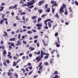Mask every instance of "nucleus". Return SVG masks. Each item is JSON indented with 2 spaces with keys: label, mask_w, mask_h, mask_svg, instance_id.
<instances>
[{
  "label": "nucleus",
  "mask_w": 78,
  "mask_h": 78,
  "mask_svg": "<svg viewBox=\"0 0 78 78\" xmlns=\"http://www.w3.org/2000/svg\"><path fill=\"white\" fill-rule=\"evenodd\" d=\"M20 14L21 15H24V14H26V12H21L20 13Z\"/></svg>",
  "instance_id": "6ab92c4d"
},
{
  "label": "nucleus",
  "mask_w": 78,
  "mask_h": 78,
  "mask_svg": "<svg viewBox=\"0 0 78 78\" xmlns=\"http://www.w3.org/2000/svg\"><path fill=\"white\" fill-rule=\"evenodd\" d=\"M36 16H32V20H33L34 19H36Z\"/></svg>",
  "instance_id": "412c9836"
},
{
  "label": "nucleus",
  "mask_w": 78,
  "mask_h": 78,
  "mask_svg": "<svg viewBox=\"0 0 78 78\" xmlns=\"http://www.w3.org/2000/svg\"><path fill=\"white\" fill-rule=\"evenodd\" d=\"M17 62H13L12 66L14 67L15 66H16V65H17Z\"/></svg>",
  "instance_id": "1a4fd4ad"
},
{
  "label": "nucleus",
  "mask_w": 78,
  "mask_h": 78,
  "mask_svg": "<svg viewBox=\"0 0 78 78\" xmlns=\"http://www.w3.org/2000/svg\"><path fill=\"white\" fill-rule=\"evenodd\" d=\"M3 65H4V66H6L7 65H6V64L5 63H3Z\"/></svg>",
  "instance_id": "69168bd1"
},
{
  "label": "nucleus",
  "mask_w": 78,
  "mask_h": 78,
  "mask_svg": "<svg viewBox=\"0 0 78 78\" xmlns=\"http://www.w3.org/2000/svg\"><path fill=\"white\" fill-rule=\"evenodd\" d=\"M58 6V4H57V3H56V2H54V4H53L52 5V6Z\"/></svg>",
  "instance_id": "20e7f679"
},
{
  "label": "nucleus",
  "mask_w": 78,
  "mask_h": 78,
  "mask_svg": "<svg viewBox=\"0 0 78 78\" xmlns=\"http://www.w3.org/2000/svg\"><path fill=\"white\" fill-rule=\"evenodd\" d=\"M36 22H37V21L36 20H34L33 22L34 23H36Z\"/></svg>",
  "instance_id": "bf43d9fd"
},
{
  "label": "nucleus",
  "mask_w": 78,
  "mask_h": 78,
  "mask_svg": "<svg viewBox=\"0 0 78 78\" xmlns=\"http://www.w3.org/2000/svg\"><path fill=\"white\" fill-rule=\"evenodd\" d=\"M12 8H13L12 6H11L10 7H9V10H11V9H12Z\"/></svg>",
  "instance_id": "5701e85b"
},
{
  "label": "nucleus",
  "mask_w": 78,
  "mask_h": 78,
  "mask_svg": "<svg viewBox=\"0 0 78 78\" xmlns=\"http://www.w3.org/2000/svg\"><path fill=\"white\" fill-rule=\"evenodd\" d=\"M51 20V19H48L46 20H45V22H49V21H50Z\"/></svg>",
  "instance_id": "4468645a"
},
{
  "label": "nucleus",
  "mask_w": 78,
  "mask_h": 78,
  "mask_svg": "<svg viewBox=\"0 0 78 78\" xmlns=\"http://www.w3.org/2000/svg\"><path fill=\"white\" fill-rule=\"evenodd\" d=\"M56 27H57V24H55V25H53L52 29H54Z\"/></svg>",
  "instance_id": "f8f14e48"
},
{
  "label": "nucleus",
  "mask_w": 78,
  "mask_h": 78,
  "mask_svg": "<svg viewBox=\"0 0 78 78\" xmlns=\"http://www.w3.org/2000/svg\"><path fill=\"white\" fill-rule=\"evenodd\" d=\"M55 51H56V50L55 49L53 50L52 51H51V54L52 55V54L53 53H54V52H55Z\"/></svg>",
  "instance_id": "aec40b11"
},
{
  "label": "nucleus",
  "mask_w": 78,
  "mask_h": 78,
  "mask_svg": "<svg viewBox=\"0 0 78 78\" xmlns=\"http://www.w3.org/2000/svg\"><path fill=\"white\" fill-rule=\"evenodd\" d=\"M48 26L49 28H51V25L50 23V22H48Z\"/></svg>",
  "instance_id": "9d476101"
},
{
  "label": "nucleus",
  "mask_w": 78,
  "mask_h": 78,
  "mask_svg": "<svg viewBox=\"0 0 78 78\" xmlns=\"http://www.w3.org/2000/svg\"><path fill=\"white\" fill-rule=\"evenodd\" d=\"M55 76L56 78H59V76L58 75H55Z\"/></svg>",
  "instance_id": "e2e57ef3"
},
{
  "label": "nucleus",
  "mask_w": 78,
  "mask_h": 78,
  "mask_svg": "<svg viewBox=\"0 0 78 78\" xmlns=\"http://www.w3.org/2000/svg\"><path fill=\"white\" fill-rule=\"evenodd\" d=\"M32 31H33V32H34V33H36V32L37 31L36 30H34V29H32Z\"/></svg>",
  "instance_id": "cd10ccee"
},
{
  "label": "nucleus",
  "mask_w": 78,
  "mask_h": 78,
  "mask_svg": "<svg viewBox=\"0 0 78 78\" xmlns=\"http://www.w3.org/2000/svg\"><path fill=\"white\" fill-rule=\"evenodd\" d=\"M12 16H14V12H12L11 13Z\"/></svg>",
  "instance_id": "680f3d73"
},
{
  "label": "nucleus",
  "mask_w": 78,
  "mask_h": 78,
  "mask_svg": "<svg viewBox=\"0 0 78 78\" xmlns=\"http://www.w3.org/2000/svg\"><path fill=\"white\" fill-rule=\"evenodd\" d=\"M38 37V36L36 35L34 36V39H36V38H37Z\"/></svg>",
  "instance_id": "a18cd8bd"
},
{
  "label": "nucleus",
  "mask_w": 78,
  "mask_h": 78,
  "mask_svg": "<svg viewBox=\"0 0 78 78\" xmlns=\"http://www.w3.org/2000/svg\"><path fill=\"white\" fill-rule=\"evenodd\" d=\"M45 14H43V15H42L41 16V17H45Z\"/></svg>",
  "instance_id": "0e129e2a"
},
{
  "label": "nucleus",
  "mask_w": 78,
  "mask_h": 78,
  "mask_svg": "<svg viewBox=\"0 0 78 78\" xmlns=\"http://www.w3.org/2000/svg\"><path fill=\"white\" fill-rule=\"evenodd\" d=\"M45 1L44 0L41 1H40L38 3V5L39 6H41V5H42L43 3H44Z\"/></svg>",
  "instance_id": "7ed1b4c3"
},
{
  "label": "nucleus",
  "mask_w": 78,
  "mask_h": 78,
  "mask_svg": "<svg viewBox=\"0 0 78 78\" xmlns=\"http://www.w3.org/2000/svg\"><path fill=\"white\" fill-rule=\"evenodd\" d=\"M4 16H5V14H2V18H4Z\"/></svg>",
  "instance_id": "58836bf2"
},
{
  "label": "nucleus",
  "mask_w": 78,
  "mask_h": 78,
  "mask_svg": "<svg viewBox=\"0 0 78 78\" xmlns=\"http://www.w3.org/2000/svg\"><path fill=\"white\" fill-rule=\"evenodd\" d=\"M23 55V53H21L19 54V56H22V55Z\"/></svg>",
  "instance_id": "774afa93"
},
{
  "label": "nucleus",
  "mask_w": 78,
  "mask_h": 78,
  "mask_svg": "<svg viewBox=\"0 0 78 78\" xmlns=\"http://www.w3.org/2000/svg\"><path fill=\"white\" fill-rule=\"evenodd\" d=\"M42 62H40L39 63V65L38 66V67H41V65H42Z\"/></svg>",
  "instance_id": "e433bc0d"
},
{
  "label": "nucleus",
  "mask_w": 78,
  "mask_h": 78,
  "mask_svg": "<svg viewBox=\"0 0 78 78\" xmlns=\"http://www.w3.org/2000/svg\"><path fill=\"white\" fill-rule=\"evenodd\" d=\"M58 35V32H56L55 34V37H57V36Z\"/></svg>",
  "instance_id": "b1692460"
},
{
  "label": "nucleus",
  "mask_w": 78,
  "mask_h": 78,
  "mask_svg": "<svg viewBox=\"0 0 78 78\" xmlns=\"http://www.w3.org/2000/svg\"><path fill=\"white\" fill-rule=\"evenodd\" d=\"M16 7H17V5H15L13 7H12V9H14V8H16Z\"/></svg>",
  "instance_id": "dca6fc26"
},
{
  "label": "nucleus",
  "mask_w": 78,
  "mask_h": 78,
  "mask_svg": "<svg viewBox=\"0 0 78 78\" xmlns=\"http://www.w3.org/2000/svg\"><path fill=\"white\" fill-rule=\"evenodd\" d=\"M41 29V27H39L37 28V30H40Z\"/></svg>",
  "instance_id": "3c124183"
},
{
  "label": "nucleus",
  "mask_w": 78,
  "mask_h": 78,
  "mask_svg": "<svg viewBox=\"0 0 78 78\" xmlns=\"http://www.w3.org/2000/svg\"><path fill=\"white\" fill-rule=\"evenodd\" d=\"M6 36H8V35H7V34L6 32L5 31L4 32Z\"/></svg>",
  "instance_id": "052dcab7"
},
{
  "label": "nucleus",
  "mask_w": 78,
  "mask_h": 78,
  "mask_svg": "<svg viewBox=\"0 0 78 78\" xmlns=\"http://www.w3.org/2000/svg\"><path fill=\"white\" fill-rule=\"evenodd\" d=\"M54 2H54V1H51V4H53V3H54Z\"/></svg>",
  "instance_id": "338daca9"
},
{
  "label": "nucleus",
  "mask_w": 78,
  "mask_h": 78,
  "mask_svg": "<svg viewBox=\"0 0 78 78\" xmlns=\"http://www.w3.org/2000/svg\"><path fill=\"white\" fill-rule=\"evenodd\" d=\"M1 5L2 6H4V5H5V3H2V4H1Z\"/></svg>",
  "instance_id": "4c0bfd02"
},
{
  "label": "nucleus",
  "mask_w": 78,
  "mask_h": 78,
  "mask_svg": "<svg viewBox=\"0 0 78 78\" xmlns=\"http://www.w3.org/2000/svg\"><path fill=\"white\" fill-rule=\"evenodd\" d=\"M75 3L76 5H77V6H78V2H77V1H75Z\"/></svg>",
  "instance_id": "72a5a7b5"
},
{
  "label": "nucleus",
  "mask_w": 78,
  "mask_h": 78,
  "mask_svg": "<svg viewBox=\"0 0 78 78\" xmlns=\"http://www.w3.org/2000/svg\"><path fill=\"white\" fill-rule=\"evenodd\" d=\"M36 1L35 0H32L30 2H28L27 3V5H33L34 3H35L36 2Z\"/></svg>",
  "instance_id": "f257e3e1"
},
{
  "label": "nucleus",
  "mask_w": 78,
  "mask_h": 78,
  "mask_svg": "<svg viewBox=\"0 0 78 78\" xmlns=\"http://www.w3.org/2000/svg\"><path fill=\"white\" fill-rule=\"evenodd\" d=\"M13 25L14 27H16V23H14L13 24Z\"/></svg>",
  "instance_id": "4d7b16f0"
},
{
  "label": "nucleus",
  "mask_w": 78,
  "mask_h": 78,
  "mask_svg": "<svg viewBox=\"0 0 78 78\" xmlns=\"http://www.w3.org/2000/svg\"><path fill=\"white\" fill-rule=\"evenodd\" d=\"M44 28L45 29H46L47 30H48V27L45 26V27H44Z\"/></svg>",
  "instance_id": "ea45409f"
},
{
  "label": "nucleus",
  "mask_w": 78,
  "mask_h": 78,
  "mask_svg": "<svg viewBox=\"0 0 78 78\" xmlns=\"http://www.w3.org/2000/svg\"><path fill=\"white\" fill-rule=\"evenodd\" d=\"M15 75L16 76V77L17 78H18V75H17V74L16 73H15Z\"/></svg>",
  "instance_id": "2f4dec72"
},
{
  "label": "nucleus",
  "mask_w": 78,
  "mask_h": 78,
  "mask_svg": "<svg viewBox=\"0 0 78 78\" xmlns=\"http://www.w3.org/2000/svg\"><path fill=\"white\" fill-rule=\"evenodd\" d=\"M37 47H39V43L38 42L37 44Z\"/></svg>",
  "instance_id": "864d4df0"
},
{
  "label": "nucleus",
  "mask_w": 78,
  "mask_h": 78,
  "mask_svg": "<svg viewBox=\"0 0 78 78\" xmlns=\"http://www.w3.org/2000/svg\"><path fill=\"white\" fill-rule=\"evenodd\" d=\"M2 54L3 55H6V50H4L3 52H2Z\"/></svg>",
  "instance_id": "ddd939ff"
},
{
  "label": "nucleus",
  "mask_w": 78,
  "mask_h": 78,
  "mask_svg": "<svg viewBox=\"0 0 78 78\" xmlns=\"http://www.w3.org/2000/svg\"><path fill=\"white\" fill-rule=\"evenodd\" d=\"M55 9H52V13H54V12H55Z\"/></svg>",
  "instance_id": "a19ab883"
},
{
  "label": "nucleus",
  "mask_w": 78,
  "mask_h": 78,
  "mask_svg": "<svg viewBox=\"0 0 78 78\" xmlns=\"http://www.w3.org/2000/svg\"><path fill=\"white\" fill-rule=\"evenodd\" d=\"M37 9H38V8L37 7H35L34 9V10L35 11H36V10H37Z\"/></svg>",
  "instance_id": "13d9d810"
},
{
  "label": "nucleus",
  "mask_w": 78,
  "mask_h": 78,
  "mask_svg": "<svg viewBox=\"0 0 78 78\" xmlns=\"http://www.w3.org/2000/svg\"><path fill=\"white\" fill-rule=\"evenodd\" d=\"M44 64L45 66H48V62H45Z\"/></svg>",
  "instance_id": "a878e982"
},
{
  "label": "nucleus",
  "mask_w": 78,
  "mask_h": 78,
  "mask_svg": "<svg viewBox=\"0 0 78 78\" xmlns=\"http://www.w3.org/2000/svg\"><path fill=\"white\" fill-rule=\"evenodd\" d=\"M42 11H43L42 9H39L38 10V12L40 14H41V12H42Z\"/></svg>",
  "instance_id": "9b49d317"
},
{
  "label": "nucleus",
  "mask_w": 78,
  "mask_h": 78,
  "mask_svg": "<svg viewBox=\"0 0 78 78\" xmlns=\"http://www.w3.org/2000/svg\"><path fill=\"white\" fill-rule=\"evenodd\" d=\"M15 39V38H11L9 39V41H14V40Z\"/></svg>",
  "instance_id": "393cba45"
},
{
  "label": "nucleus",
  "mask_w": 78,
  "mask_h": 78,
  "mask_svg": "<svg viewBox=\"0 0 78 78\" xmlns=\"http://www.w3.org/2000/svg\"><path fill=\"white\" fill-rule=\"evenodd\" d=\"M59 37H57V40L58 41L59 44H60V41H59Z\"/></svg>",
  "instance_id": "c03bdc74"
},
{
  "label": "nucleus",
  "mask_w": 78,
  "mask_h": 78,
  "mask_svg": "<svg viewBox=\"0 0 78 78\" xmlns=\"http://www.w3.org/2000/svg\"><path fill=\"white\" fill-rule=\"evenodd\" d=\"M55 44L57 47H60V44H59L57 42H55Z\"/></svg>",
  "instance_id": "6e6552de"
},
{
  "label": "nucleus",
  "mask_w": 78,
  "mask_h": 78,
  "mask_svg": "<svg viewBox=\"0 0 78 78\" xmlns=\"http://www.w3.org/2000/svg\"><path fill=\"white\" fill-rule=\"evenodd\" d=\"M27 34H32V31H30L29 30L27 32Z\"/></svg>",
  "instance_id": "a211bd4d"
},
{
  "label": "nucleus",
  "mask_w": 78,
  "mask_h": 78,
  "mask_svg": "<svg viewBox=\"0 0 78 78\" xmlns=\"http://www.w3.org/2000/svg\"><path fill=\"white\" fill-rule=\"evenodd\" d=\"M46 22H47L45 21H44V24H45L46 26H47V23Z\"/></svg>",
  "instance_id": "c85d7f7f"
},
{
  "label": "nucleus",
  "mask_w": 78,
  "mask_h": 78,
  "mask_svg": "<svg viewBox=\"0 0 78 78\" xmlns=\"http://www.w3.org/2000/svg\"><path fill=\"white\" fill-rule=\"evenodd\" d=\"M16 18L17 20H19V17H18V16H16Z\"/></svg>",
  "instance_id": "de8ad7c7"
},
{
  "label": "nucleus",
  "mask_w": 78,
  "mask_h": 78,
  "mask_svg": "<svg viewBox=\"0 0 78 78\" xmlns=\"http://www.w3.org/2000/svg\"><path fill=\"white\" fill-rule=\"evenodd\" d=\"M62 5L63 6V7L64 8H65L66 7V5H65V4H62Z\"/></svg>",
  "instance_id": "473e14b6"
},
{
  "label": "nucleus",
  "mask_w": 78,
  "mask_h": 78,
  "mask_svg": "<svg viewBox=\"0 0 78 78\" xmlns=\"http://www.w3.org/2000/svg\"><path fill=\"white\" fill-rule=\"evenodd\" d=\"M58 73V72L57 71H55L54 72V74H57V73Z\"/></svg>",
  "instance_id": "37998d69"
},
{
  "label": "nucleus",
  "mask_w": 78,
  "mask_h": 78,
  "mask_svg": "<svg viewBox=\"0 0 78 78\" xmlns=\"http://www.w3.org/2000/svg\"><path fill=\"white\" fill-rule=\"evenodd\" d=\"M44 46H46L47 45H48V44H47V43H44Z\"/></svg>",
  "instance_id": "49530a36"
},
{
  "label": "nucleus",
  "mask_w": 78,
  "mask_h": 78,
  "mask_svg": "<svg viewBox=\"0 0 78 78\" xmlns=\"http://www.w3.org/2000/svg\"><path fill=\"white\" fill-rule=\"evenodd\" d=\"M36 27H41L42 24H37L36 25Z\"/></svg>",
  "instance_id": "0eeeda50"
},
{
  "label": "nucleus",
  "mask_w": 78,
  "mask_h": 78,
  "mask_svg": "<svg viewBox=\"0 0 78 78\" xmlns=\"http://www.w3.org/2000/svg\"><path fill=\"white\" fill-rule=\"evenodd\" d=\"M68 14V13L67 12V11H65V15H67Z\"/></svg>",
  "instance_id": "f704fd0d"
},
{
  "label": "nucleus",
  "mask_w": 78,
  "mask_h": 78,
  "mask_svg": "<svg viewBox=\"0 0 78 78\" xmlns=\"http://www.w3.org/2000/svg\"><path fill=\"white\" fill-rule=\"evenodd\" d=\"M55 17H56L57 18H58V17H59V16H58V15L57 13H56V15H55Z\"/></svg>",
  "instance_id": "4be33fe9"
},
{
  "label": "nucleus",
  "mask_w": 78,
  "mask_h": 78,
  "mask_svg": "<svg viewBox=\"0 0 78 78\" xmlns=\"http://www.w3.org/2000/svg\"><path fill=\"white\" fill-rule=\"evenodd\" d=\"M10 44L11 46H12V47H15V45H14V43H13V42H12L11 43L10 42L8 43V44Z\"/></svg>",
  "instance_id": "39448f33"
},
{
  "label": "nucleus",
  "mask_w": 78,
  "mask_h": 78,
  "mask_svg": "<svg viewBox=\"0 0 78 78\" xmlns=\"http://www.w3.org/2000/svg\"><path fill=\"white\" fill-rule=\"evenodd\" d=\"M48 6V5L47 4H46L45 5V8L46 9L47 8V6Z\"/></svg>",
  "instance_id": "09e8293b"
},
{
  "label": "nucleus",
  "mask_w": 78,
  "mask_h": 78,
  "mask_svg": "<svg viewBox=\"0 0 78 78\" xmlns=\"http://www.w3.org/2000/svg\"><path fill=\"white\" fill-rule=\"evenodd\" d=\"M23 44H27V41H26L24 40H23Z\"/></svg>",
  "instance_id": "bb28decb"
},
{
  "label": "nucleus",
  "mask_w": 78,
  "mask_h": 78,
  "mask_svg": "<svg viewBox=\"0 0 78 78\" xmlns=\"http://www.w3.org/2000/svg\"><path fill=\"white\" fill-rule=\"evenodd\" d=\"M64 7L63 6H62L60 8V9H59V13L60 14H61L62 13H63L64 12Z\"/></svg>",
  "instance_id": "f03ea898"
},
{
  "label": "nucleus",
  "mask_w": 78,
  "mask_h": 78,
  "mask_svg": "<svg viewBox=\"0 0 78 78\" xmlns=\"http://www.w3.org/2000/svg\"><path fill=\"white\" fill-rule=\"evenodd\" d=\"M17 44H19L20 45L21 44V42H20L19 41H17Z\"/></svg>",
  "instance_id": "7c9ffc66"
},
{
  "label": "nucleus",
  "mask_w": 78,
  "mask_h": 78,
  "mask_svg": "<svg viewBox=\"0 0 78 78\" xmlns=\"http://www.w3.org/2000/svg\"><path fill=\"white\" fill-rule=\"evenodd\" d=\"M35 49V48H32L31 49H30L31 51H33V50H34Z\"/></svg>",
  "instance_id": "c9c22d12"
},
{
  "label": "nucleus",
  "mask_w": 78,
  "mask_h": 78,
  "mask_svg": "<svg viewBox=\"0 0 78 78\" xmlns=\"http://www.w3.org/2000/svg\"><path fill=\"white\" fill-rule=\"evenodd\" d=\"M48 56H46L44 57V59H48Z\"/></svg>",
  "instance_id": "8fccbe9b"
},
{
  "label": "nucleus",
  "mask_w": 78,
  "mask_h": 78,
  "mask_svg": "<svg viewBox=\"0 0 78 78\" xmlns=\"http://www.w3.org/2000/svg\"><path fill=\"white\" fill-rule=\"evenodd\" d=\"M3 23V20H2L0 21V24L1 25H2V23Z\"/></svg>",
  "instance_id": "2eb2a0df"
},
{
  "label": "nucleus",
  "mask_w": 78,
  "mask_h": 78,
  "mask_svg": "<svg viewBox=\"0 0 78 78\" xmlns=\"http://www.w3.org/2000/svg\"><path fill=\"white\" fill-rule=\"evenodd\" d=\"M27 6H28V7H29V8L31 9V8H33V7H34V6H33V5H31V6H30L32 5H29L28 4H27Z\"/></svg>",
  "instance_id": "423d86ee"
},
{
  "label": "nucleus",
  "mask_w": 78,
  "mask_h": 78,
  "mask_svg": "<svg viewBox=\"0 0 78 78\" xmlns=\"http://www.w3.org/2000/svg\"><path fill=\"white\" fill-rule=\"evenodd\" d=\"M42 20V19H41V18H39L38 19V22H39L40 21H41V20Z\"/></svg>",
  "instance_id": "c756f323"
},
{
  "label": "nucleus",
  "mask_w": 78,
  "mask_h": 78,
  "mask_svg": "<svg viewBox=\"0 0 78 78\" xmlns=\"http://www.w3.org/2000/svg\"><path fill=\"white\" fill-rule=\"evenodd\" d=\"M3 20H5V21H7V19L6 18H3V19H2Z\"/></svg>",
  "instance_id": "5fc2aeb1"
},
{
  "label": "nucleus",
  "mask_w": 78,
  "mask_h": 78,
  "mask_svg": "<svg viewBox=\"0 0 78 78\" xmlns=\"http://www.w3.org/2000/svg\"><path fill=\"white\" fill-rule=\"evenodd\" d=\"M47 12H49L50 11V8H48L46 9Z\"/></svg>",
  "instance_id": "f3484780"
},
{
  "label": "nucleus",
  "mask_w": 78,
  "mask_h": 78,
  "mask_svg": "<svg viewBox=\"0 0 78 78\" xmlns=\"http://www.w3.org/2000/svg\"><path fill=\"white\" fill-rule=\"evenodd\" d=\"M43 56H44V54H41V57L42 58H43Z\"/></svg>",
  "instance_id": "603ef678"
},
{
  "label": "nucleus",
  "mask_w": 78,
  "mask_h": 78,
  "mask_svg": "<svg viewBox=\"0 0 78 78\" xmlns=\"http://www.w3.org/2000/svg\"><path fill=\"white\" fill-rule=\"evenodd\" d=\"M6 61L7 64H9V60H7Z\"/></svg>",
  "instance_id": "79ce46f5"
},
{
  "label": "nucleus",
  "mask_w": 78,
  "mask_h": 78,
  "mask_svg": "<svg viewBox=\"0 0 78 78\" xmlns=\"http://www.w3.org/2000/svg\"><path fill=\"white\" fill-rule=\"evenodd\" d=\"M20 34H19L18 36V39H20Z\"/></svg>",
  "instance_id": "6e6d98bb"
}]
</instances>
